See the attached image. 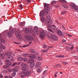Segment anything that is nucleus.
<instances>
[{
	"label": "nucleus",
	"mask_w": 78,
	"mask_h": 78,
	"mask_svg": "<svg viewBox=\"0 0 78 78\" xmlns=\"http://www.w3.org/2000/svg\"><path fill=\"white\" fill-rule=\"evenodd\" d=\"M40 37L41 39H44L45 37V35L47 34V31H44L43 30L40 31Z\"/></svg>",
	"instance_id": "obj_1"
},
{
	"label": "nucleus",
	"mask_w": 78,
	"mask_h": 78,
	"mask_svg": "<svg viewBox=\"0 0 78 78\" xmlns=\"http://www.w3.org/2000/svg\"><path fill=\"white\" fill-rule=\"evenodd\" d=\"M9 31H10L7 32V36L9 37H12V34L11 32L13 34H14V33H15V30H14V29L12 30V29L10 28Z\"/></svg>",
	"instance_id": "obj_2"
},
{
	"label": "nucleus",
	"mask_w": 78,
	"mask_h": 78,
	"mask_svg": "<svg viewBox=\"0 0 78 78\" xmlns=\"http://www.w3.org/2000/svg\"><path fill=\"white\" fill-rule=\"evenodd\" d=\"M44 10L45 12L46 13H48V11L50 9V5L48 4H45L44 5Z\"/></svg>",
	"instance_id": "obj_3"
},
{
	"label": "nucleus",
	"mask_w": 78,
	"mask_h": 78,
	"mask_svg": "<svg viewBox=\"0 0 78 78\" xmlns=\"http://www.w3.org/2000/svg\"><path fill=\"white\" fill-rule=\"evenodd\" d=\"M21 67L23 69L22 70H27L28 66L27 64L25 63H23L21 64Z\"/></svg>",
	"instance_id": "obj_4"
},
{
	"label": "nucleus",
	"mask_w": 78,
	"mask_h": 78,
	"mask_svg": "<svg viewBox=\"0 0 78 78\" xmlns=\"http://www.w3.org/2000/svg\"><path fill=\"white\" fill-rule=\"evenodd\" d=\"M47 20L46 22V24L47 25H48L49 24H51V23H52V20H50V16L48 15L47 17Z\"/></svg>",
	"instance_id": "obj_5"
},
{
	"label": "nucleus",
	"mask_w": 78,
	"mask_h": 78,
	"mask_svg": "<svg viewBox=\"0 0 78 78\" xmlns=\"http://www.w3.org/2000/svg\"><path fill=\"white\" fill-rule=\"evenodd\" d=\"M16 35L18 39H22V36L20 35V32L19 30H18L16 32Z\"/></svg>",
	"instance_id": "obj_6"
},
{
	"label": "nucleus",
	"mask_w": 78,
	"mask_h": 78,
	"mask_svg": "<svg viewBox=\"0 0 78 78\" xmlns=\"http://www.w3.org/2000/svg\"><path fill=\"white\" fill-rule=\"evenodd\" d=\"M71 7L72 9H74L75 11H78V7L76 6L75 4H72L71 5Z\"/></svg>",
	"instance_id": "obj_7"
},
{
	"label": "nucleus",
	"mask_w": 78,
	"mask_h": 78,
	"mask_svg": "<svg viewBox=\"0 0 78 78\" xmlns=\"http://www.w3.org/2000/svg\"><path fill=\"white\" fill-rule=\"evenodd\" d=\"M57 33L58 35L60 36V37H63L64 36V34L62 33V32L59 30H57Z\"/></svg>",
	"instance_id": "obj_8"
},
{
	"label": "nucleus",
	"mask_w": 78,
	"mask_h": 78,
	"mask_svg": "<svg viewBox=\"0 0 78 78\" xmlns=\"http://www.w3.org/2000/svg\"><path fill=\"white\" fill-rule=\"evenodd\" d=\"M27 41H34V39L33 38V36H27L26 37Z\"/></svg>",
	"instance_id": "obj_9"
},
{
	"label": "nucleus",
	"mask_w": 78,
	"mask_h": 78,
	"mask_svg": "<svg viewBox=\"0 0 78 78\" xmlns=\"http://www.w3.org/2000/svg\"><path fill=\"white\" fill-rule=\"evenodd\" d=\"M51 37L52 39L54 40V41H57L58 40V37H56V36L54 35V34H51Z\"/></svg>",
	"instance_id": "obj_10"
},
{
	"label": "nucleus",
	"mask_w": 78,
	"mask_h": 78,
	"mask_svg": "<svg viewBox=\"0 0 78 78\" xmlns=\"http://www.w3.org/2000/svg\"><path fill=\"white\" fill-rule=\"evenodd\" d=\"M46 14H48V13H46L45 11V10H44V11L42 10L40 12V16H41V17H44V16H45Z\"/></svg>",
	"instance_id": "obj_11"
},
{
	"label": "nucleus",
	"mask_w": 78,
	"mask_h": 78,
	"mask_svg": "<svg viewBox=\"0 0 78 78\" xmlns=\"http://www.w3.org/2000/svg\"><path fill=\"white\" fill-rule=\"evenodd\" d=\"M5 64H6V65H7L9 66H10L12 64V63L10 62L9 60H5Z\"/></svg>",
	"instance_id": "obj_12"
},
{
	"label": "nucleus",
	"mask_w": 78,
	"mask_h": 78,
	"mask_svg": "<svg viewBox=\"0 0 78 78\" xmlns=\"http://www.w3.org/2000/svg\"><path fill=\"white\" fill-rule=\"evenodd\" d=\"M30 75H31V71H29L28 72H26V73L24 74V76H28Z\"/></svg>",
	"instance_id": "obj_13"
},
{
	"label": "nucleus",
	"mask_w": 78,
	"mask_h": 78,
	"mask_svg": "<svg viewBox=\"0 0 78 78\" xmlns=\"http://www.w3.org/2000/svg\"><path fill=\"white\" fill-rule=\"evenodd\" d=\"M28 56L29 58L31 59H34V58H36V56L32 54H30V55H29Z\"/></svg>",
	"instance_id": "obj_14"
},
{
	"label": "nucleus",
	"mask_w": 78,
	"mask_h": 78,
	"mask_svg": "<svg viewBox=\"0 0 78 78\" xmlns=\"http://www.w3.org/2000/svg\"><path fill=\"white\" fill-rule=\"evenodd\" d=\"M35 66V63H34V62H33L30 64V67L31 69H33L34 67V66Z\"/></svg>",
	"instance_id": "obj_15"
},
{
	"label": "nucleus",
	"mask_w": 78,
	"mask_h": 78,
	"mask_svg": "<svg viewBox=\"0 0 78 78\" xmlns=\"http://www.w3.org/2000/svg\"><path fill=\"white\" fill-rule=\"evenodd\" d=\"M35 66V63H34V62H33L30 64V67L31 69H33L34 67V66Z\"/></svg>",
	"instance_id": "obj_16"
},
{
	"label": "nucleus",
	"mask_w": 78,
	"mask_h": 78,
	"mask_svg": "<svg viewBox=\"0 0 78 78\" xmlns=\"http://www.w3.org/2000/svg\"><path fill=\"white\" fill-rule=\"evenodd\" d=\"M25 32L26 33L29 34V33H30L31 32L30 31V30L29 29H28L26 28L25 29Z\"/></svg>",
	"instance_id": "obj_17"
},
{
	"label": "nucleus",
	"mask_w": 78,
	"mask_h": 78,
	"mask_svg": "<svg viewBox=\"0 0 78 78\" xmlns=\"http://www.w3.org/2000/svg\"><path fill=\"white\" fill-rule=\"evenodd\" d=\"M41 22H46H46L47 21V19H46L44 17L41 18Z\"/></svg>",
	"instance_id": "obj_18"
},
{
	"label": "nucleus",
	"mask_w": 78,
	"mask_h": 78,
	"mask_svg": "<svg viewBox=\"0 0 78 78\" xmlns=\"http://www.w3.org/2000/svg\"><path fill=\"white\" fill-rule=\"evenodd\" d=\"M0 57L2 59H4V58L5 57V54L3 53L0 54Z\"/></svg>",
	"instance_id": "obj_19"
},
{
	"label": "nucleus",
	"mask_w": 78,
	"mask_h": 78,
	"mask_svg": "<svg viewBox=\"0 0 78 78\" xmlns=\"http://www.w3.org/2000/svg\"><path fill=\"white\" fill-rule=\"evenodd\" d=\"M2 37V34H0V40L2 41L3 43H5V40Z\"/></svg>",
	"instance_id": "obj_20"
},
{
	"label": "nucleus",
	"mask_w": 78,
	"mask_h": 78,
	"mask_svg": "<svg viewBox=\"0 0 78 78\" xmlns=\"http://www.w3.org/2000/svg\"><path fill=\"white\" fill-rule=\"evenodd\" d=\"M41 62H38L36 63V65L35 66V67L37 68L39 66H41Z\"/></svg>",
	"instance_id": "obj_21"
},
{
	"label": "nucleus",
	"mask_w": 78,
	"mask_h": 78,
	"mask_svg": "<svg viewBox=\"0 0 78 78\" xmlns=\"http://www.w3.org/2000/svg\"><path fill=\"white\" fill-rule=\"evenodd\" d=\"M37 27H35L34 28V33L35 34H37L38 33V31L36 30H37Z\"/></svg>",
	"instance_id": "obj_22"
},
{
	"label": "nucleus",
	"mask_w": 78,
	"mask_h": 78,
	"mask_svg": "<svg viewBox=\"0 0 78 78\" xmlns=\"http://www.w3.org/2000/svg\"><path fill=\"white\" fill-rule=\"evenodd\" d=\"M37 60L39 61H41L42 60V57L40 56H38L37 57Z\"/></svg>",
	"instance_id": "obj_23"
},
{
	"label": "nucleus",
	"mask_w": 78,
	"mask_h": 78,
	"mask_svg": "<svg viewBox=\"0 0 78 78\" xmlns=\"http://www.w3.org/2000/svg\"><path fill=\"white\" fill-rule=\"evenodd\" d=\"M34 61V60L33 59H30L29 61H28V62L29 63V64H31V63H32V62H33Z\"/></svg>",
	"instance_id": "obj_24"
},
{
	"label": "nucleus",
	"mask_w": 78,
	"mask_h": 78,
	"mask_svg": "<svg viewBox=\"0 0 78 78\" xmlns=\"http://www.w3.org/2000/svg\"><path fill=\"white\" fill-rule=\"evenodd\" d=\"M54 67H59V68H61V65L60 64H57Z\"/></svg>",
	"instance_id": "obj_25"
},
{
	"label": "nucleus",
	"mask_w": 78,
	"mask_h": 78,
	"mask_svg": "<svg viewBox=\"0 0 78 78\" xmlns=\"http://www.w3.org/2000/svg\"><path fill=\"white\" fill-rule=\"evenodd\" d=\"M5 54L7 56H11L12 55V53L11 52H6Z\"/></svg>",
	"instance_id": "obj_26"
},
{
	"label": "nucleus",
	"mask_w": 78,
	"mask_h": 78,
	"mask_svg": "<svg viewBox=\"0 0 78 78\" xmlns=\"http://www.w3.org/2000/svg\"><path fill=\"white\" fill-rule=\"evenodd\" d=\"M49 50V48H47V49L43 50L41 51L42 52H43L44 53H45V52H47L48 51V50Z\"/></svg>",
	"instance_id": "obj_27"
},
{
	"label": "nucleus",
	"mask_w": 78,
	"mask_h": 78,
	"mask_svg": "<svg viewBox=\"0 0 78 78\" xmlns=\"http://www.w3.org/2000/svg\"><path fill=\"white\" fill-rule=\"evenodd\" d=\"M9 59H13V57L10 56H8L6 57V59H7L8 60H9Z\"/></svg>",
	"instance_id": "obj_28"
},
{
	"label": "nucleus",
	"mask_w": 78,
	"mask_h": 78,
	"mask_svg": "<svg viewBox=\"0 0 78 78\" xmlns=\"http://www.w3.org/2000/svg\"><path fill=\"white\" fill-rule=\"evenodd\" d=\"M56 28V26L54 25H52L51 26V29L52 30H55V29Z\"/></svg>",
	"instance_id": "obj_29"
},
{
	"label": "nucleus",
	"mask_w": 78,
	"mask_h": 78,
	"mask_svg": "<svg viewBox=\"0 0 78 78\" xmlns=\"http://www.w3.org/2000/svg\"><path fill=\"white\" fill-rule=\"evenodd\" d=\"M0 48H3V49H4V50H5V49H6V47L4 46L3 45H0Z\"/></svg>",
	"instance_id": "obj_30"
},
{
	"label": "nucleus",
	"mask_w": 78,
	"mask_h": 78,
	"mask_svg": "<svg viewBox=\"0 0 78 78\" xmlns=\"http://www.w3.org/2000/svg\"><path fill=\"white\" fill-rule=\"evenodd\" d=\"M22 55L23 56H24L25 57V56H29V54H26L25 53L23 54H22Z\"/></svg>",
	"instance_id": "obj_31"
},
{
	"label": "nucleus",
	"mask_w": 78,
	"mask_h": 78,
	"mask_svg": "<svg viewBox=\"0 0 78 78\" xmlns=\"http://www.w3.org/2000/svg\"><path fill=\"white\" fill-rule=\"evenodd\" d=\"M56 57L57 58H63V57H64V56L62 55H56Z\"/></svg>",
	"instance_id": "obj_32"
},
{
	"label": "nucleus",
	"mask_w": 78,
	"mask_h": 78,
	"mask_svg": "<svg viewBox=\"0 0 78 78\" xmlns=\"http://www.w3.org/2000/svg\"><path fill=\"white\" fill-rule=\"evenodd\" d=\"M60 3H66L67 2L65 0H60Z\"/></svg>",
	"instance_id": "obj_33"
},
{
	"label": "nucleus",
	"mask_w": 78,
	"mask_h": 78,
	"mask_svg": "<svg viewBox=\"0 0 78 78\" xmlns=\"http://www.w3.org/2000/svg\"><path fill=\"white\" fill-rule=\"evenodd\" d=\"M3 68L4 69H8V68H9V66H7L6 65H5L4 66H3Z\"/></svg>",
	"instance_id": "obj_34"
},
{
	"label": "nucleus",
	"mask_w": 78,
	"mask_h": 78,
	"mask_svg": "<svg viewBox=\"0 0 78 78\" xmlns=\"http://www.w3.org/2000/svg\"><path fill=\"white\" fill-rule=\"evenodd\" d=\"M27 70H24L23 71H22L21 73L23 75H24L25 76V73H26V71Z\"/></svg>",
	"instance_id": "obj_35"
},
{
	"label": "nucleus",
	"mask_w": 78,
	"mask_h": 78,
	"mask_svg": "<svg viewBox=\"0 0 78 78\" xmlns=\"http://www.w3.org/2000/svg\"><path fill=\"white\" fill-rule=\"evenodd\" d=\"M56 2L55 1H52L51 2V5H55V4H56Z\"/></svg>",
	"instance_id": "obj_36"
},
{
	"label": "nucleus",
	"mask_w": 78,
	"mask_h": 78,
	"mask_svg": "<svg viewBox=\"0 0 78 78\" xmlns=\"http://www.w3.org/2000/svg\"><path fill=\"white\" fill-rule=\"evenodd\" d=\"M47 47V45L45 44H43V48L44 49L46 48Z\"/></svg>",
	"instance_id": "obj_37"
},
{
	"label": "nucleus",
	"mask_w": 78,
	"mask_h": 78,
	"mask_svg": "<svg viewBox=\"0 0 78 78\" xmlns=\"http://www.w3.org/2000/svg\"><path fill=\"white\" fill-rule=\"evenodd\" d=\"M65 48L66 49L67 51H70L71 50L70 48H68V47H66Z\"/></svg>",
	"instance_id": "obj_38"
},
{
	"label": "nucleus",
	"mask_w": 78,
	"mask_h": 78,
	"mask_svg": "<svg viewBox=\"0 0 78 78\" xmlns=\"http://www.w3.org/2000/svg\"><path fill=\"white\" fill-rule=\"evenodd\" d=\"M16 73L15 72H14L12 74V76H16Z\"/></svg>",
	"instance_id": "obj_39"
},
{
	"label": "nucleus",
	"mask_w": 78,
	"mask_h": 78,
	"mask_svg": "<svg viewBox=\"0 0 78 78\" xmlns=\"http://www.w3.org/2000/svg\"><path fill=\"white\" fill-rule=\"evenodd\" d=\"M30 51L32 53H34L35 52V50L33 49H30Z\"/></svg>",
	"instance_id": "obj_40"
},
{
	"label": "nucleus",
	"mask_w": 78,
	"mask_h": 78,
	"mask_svg": "<svg viewBox=\"0 0 78 78\" xmlns=\"http://www.w3.org/2000/svg\"><path fill=\"white\" fill-rule=\"evenodd\" d=\"M47 70H46L44 71L43 73V74L44 75H45V74H47Z\"/></svg>",
	"instance_id": "obj_41"
},
{
	"label": "nucleus",
	"mask_w": 78,
	"mask_h": 78,
	"mask_svg": "<svg viewBox=\"0 0 78 78\" xmlns=\"http://www.w3.org/2000/svg\"><path fill=\"white\" fill-rule=\"evenodd\" d=\"M18 60L19 61H22V58L21 57H19Z\"/></svg>",
	"instance_id": "obj_42"
},
{
	"label": "nucleus",
	"mask_w": 78,
	"mask_h": 78,
	"mask_svg": "<svg viewBox=\"0 0 78 78\" xmlns=\"http://www.w3.org/2000/svg\"><path fill=\"white\" fill-rule=\"evenodd\" d=\"M37 72L39 73V72H41V69L40 68H38L37 69Z\"/></svg>",
	"instance_id": "obj_43"
},
{
	"label": "nucleus",
	"mask_w": 78,
	"mask_h": 78,
	"mask_svg": "<svg viewBox=\"0 0 78 78\" xmlns=\"http://www.w3.org/2000/svg\"><path fill=\"white\" fill-rule=\"evenodd\" d=\"M20 25L21 27H23V23H20Z\"/></svg>",
	"instance_id": "obj_44"
},
{
	"label": "nucleus",
	"mask_w": 78,
	"mask_h": 78,
	"mask_svg": "<svg viewBox=\"0 0 78 78\" xmlns=\"http://www.w3.org/2000/svg\"><path fill=\"white\" fill-rule=\"evenodd\" d=\"M14 69L16 70H18L19 69V67L18 66H16L14 67Z\"/></svg>",
	"instance_id": "obj_45"
},
{
	"label": "nucleus",
	"mask_w": 78,
	"mask_h": 78,
	"mask_svg": "<svg viewBox=\"0 0 78 78\" xmlns=\"http://www.w3.org/2000/svg\"><path fill=\"white\" fill-rule=\"evenodd\" d=\"M63 6L64 8L67 9L68 8V6H67V5H64Z\"/></svg>",
	"instance_id": "obj_46"
},
{
	"label": "nucleus",
	"mask_w": 78,
	"mask_h": 78,
	"mask_svg": "<svg viewBox=\"0 0 78 78\" xmlns=\"http://www.w3.org/2000/svg\"><path fill=\"white\" fill-rule=\"evenodd\" d=\"M66 11H64L61 12V14H62V15H63V14H66Z\"/></svg>",
	"instance_id": "obj_47"
},
{
	"label": "nucleus",
	"mask_w": 78,
	"mask_h": 78,
	"mask_svg": "<svg viewBox=\"0 0 78 78\" xmlns=\"http://www.w3.org/2000/svg\"><path fill=\"white\" fill-rule=\"evenodd\" d=\"M17 62H15V63H13V64L12 65V67H13V66H16V65H17Z\"/></svg>",
	"instance_id": "obj_48"
},
{
	"label": "nucleus",
	"mask_w": 78,
	"mask_h": 78,
	"mask_svg": "<svg viewBox=\"0 0 78 78\" xmlns=\"http://www.w3.org/2000/svg\"><path fill=\"white\" fill-rule=\"evenodd\" d=\"M23 60L24 61H25V62H27V61L28 59L27 58H23Z\"/></svg>",
	"instance_id": "obj_49"
},
{
	"label": "nucleus",
	"mask_w": 78,
	"mask_h": 78,
	"mask_svg": "<svg viewBox=\"0 0 78 78\" xmlns=\"http://www.w3.org/2000/svg\"><path fill=\"white\" fill-rule=\"evenodd\" d=\"M30 44H28L26 45H24V46H23V47L24 48V47H28V46H30Z\"/></svg>",
	"instance_id": "obj_50"
},
{
	"label": "nucleus",
	"mask_w": 78,
	"mask_h": 78,
	"mask_svg": "<svg viewBox=\"0 0 78 78\" xmlns=\"http://www.w3.org/2000/svg\"><path fill=\"white\" fill-rule=\"evenodd\" d=\"M48 31H50L52 33H53V31H52V30H51L50 29H49V28L48 29Z\"/></svg>",
	"instance_id": "obj_51"
},
{
	"label": "nucleus",
	"mask_w": 78,
	"mask_h": 78,
	"mask_svg": "<svg viewBox=\"0 0 78 78\" xmlns=\"http://www.w3.org/2000/svg\"><path fill=\"white\" fill-rule=\"evenodd\" d=\"M63 64H65V65H66V64H67L68 63L65 62H63Z\"/></svg>",
	"instance_id": "obj_52"
},
{
	"label": "nucleus",
	"mask_w": 78,
	"mask_h": 78,
	"mask_svg": "<svg viewBox=\"0 0 78 78\" xmlns=\"http://www.w3.org/2000/svg\"><path fill=\"white\" fill-rule=\"evenodd\" d=\"M8 71L9 72H12V69H9Z\"/></svg>",
	"instance_id": "obj_53"
},
{
	"label": "nucleus",
	"mask_w": 78,
	"mask_h": 78,
	"mask_svg": "<svg viewBox=\"0 0 78 78\" xmlns=\"http://www.w3.org/2000/svg\"><path fill=\"white\" fill-rule=\"evenodd\" d=\"M51 27V26L50 25H48L47 27V28H49Z\"/></svg>",
	"instance_id": "obj_54"
},
{
	"label": "nucleus",
	"mask_w": 78,
	"mask_h": 78,
	"mask_svg": "<svg viewBox=\"0 0 78 78\" xmlns=\"http://www.w3.org/2000/svg\"><path fill=\"white\" fill-rule=\"evenodd\" d=\"M20 8L21 9H23V7H22V5H20Z\"/></svg>",
	"instance_id": "obj_55"
},
{
	"label": "nucleus",
	"mask_w": 78,
	"mask_h": 78,
	"mask_svg": "<svg viewBox=\"0 0 78 78\" xmlns=\"http://www.w3.org/2000/svg\"><path fill=\"white\" fill-rule=\"evenodd\" d=\"M12 71L13 72H16V69H12Z\"/></svg>",
	"instance_id": "obj_56"
},
{
	"label": "nucleus",
	"mask_w": 78,
	"mask_h": 78,
	"mask_svg": "<svg viewBox=\"0 0 78 78\" xmlns=\"http://www.w3.org/2000/svg\"><path fill=\"white\" fill-rule=\"evenodd\" d=\"M27 3H30L31 2V0H27Z\"/></svg>",
	"instance_id": "obj_57"
},
{
	"label": "nucleus",
	"mask_w": 78,
	"mask_h": 78,
	"mask_svg": "<svg viewBox=\"0 0 78 78\" xmlns=\"http://www.w3.org/2000/svg\"><path fill=\"white\" fill-rule=\"evenodd\" d=\"M62 42H66V41L64 39H63L62 40Z\"/></svg>",
	"instance_id": "obj_58"
},
{
	"label": "nucleus",
	"mask_w": 78,
	"mask_h": 78,
	"mask_svg": "<svg viewBox=\"0 0 78 78\" xmlns=\"http://www.w3.org/2000/svg\"><path fill=\"white\" fill-rule=\"evenodd\" d=\"M70 49L71 50H73V46H72Z\"/></svg>",
	"instance_id": "obj_59"
},
{
	"label": "nucleus",
	"mask_w": 78,
	"mask_h": 78,
	"mask_svg": "<svg viewBox=\"0 0 78 78\" xmlns=\"http://www.w3.org/2000/svg\"><path fill=\"white\" fill-rule=\"evenodd\" d=\"M11 61L12 62H13L14 61V60L13 59V58H11Z\"/></svg>",
	"instance_id": "obj_60"
},
{
	"label": "nucleus",
	"mask_w": 78,
	"mask_h": 78,
	"mask_svg": "<svg viewBox=\"0 0 78 78\" xmlns=\"http://www.w3.org/2000/svg\"><path fill=\"white\" fill-rule=\"evenodd\" d=\"M0 78H3V75H2V74H1L0 75Z\"/></svg>",
	"instance_id": "obj_61"
},
{
	"label": "nucleus",
	"mask_w": 78,
	"mask_h": 78,
	"mask_svg": "<svg viewBox=\"0 0 78 78\" xmlns=\"http://www.w3.org/2000/svg\"><path fill=\"white\" fill-rule=\"evenodd\" d=\"M21 78H23V77H24V75H21Z\"/></svg>",
	"instance_id": "obj_62"
},
{
	"label": "nucleus",
	"mask_w": 78,
	"mask_h": 78,
	"mask_svg": "<svg viewBox=\"0 0 78 78\" xmlns=\"http://www.w3.org/2000/svg\"><path fill=\"white\" fill-rule=\"evenodd\" d=\"M3 64V63H2V62H0V66H2Z\"/></svg>",
	"instance_id": "obj_63"
},
{
	"label": "nucleus",
	"mask_w": 78,
	"mask_h": 78,
	"mask_svg": "<svg viewBox=\"0 0 78 78\" xmlns=\"http://www.w3.org/2000/svg\"><path fill=\"white\" fill-rule=\"evenodd\" d=\"M9 78H13L12 77V76H9Z\"/></svg>",
	"instance_id": "obj_64"
}]
</instances>
